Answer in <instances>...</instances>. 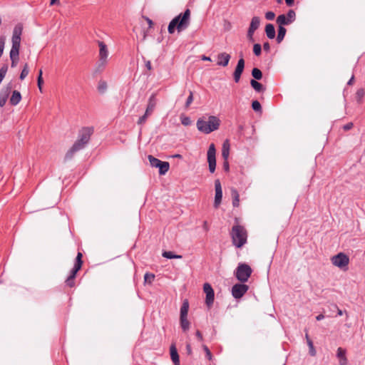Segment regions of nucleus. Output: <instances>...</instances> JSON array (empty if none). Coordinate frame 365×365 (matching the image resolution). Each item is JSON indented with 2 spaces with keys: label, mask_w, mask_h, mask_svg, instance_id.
Here are the masks:
<instances>
[{
  "label": "nucleus",
  "mask_w": 365,
  "mask_h": 365,
  "mask_svg": "<svg viewBox=\"0 0 365 365\" xmlns=\"http://www.w3.org/2000/svg\"><path fill=\"white\" fill-rule=\"evenodd\" d=\"M66 284L70 287H72L74 286V281L73 279H71L70 280V277H68L66 280Z\"/></svg>",
  "instance_id": "c03bdc74"
},
{
  "label": "nucleus",
  "mask_w": 365,
  "mask_h": 365,
  "mask_svg": "<svg viewBox=\"0 0 365 365\" xmlns=\"http://www.w3.org/2000/svg\"><path fill=\"white\" fill-rule=\"evenodd\" d=\"M223 168L225 171H229L230 165H229V163L227 162V160H225V162L223 163Z\"/></svg>",
  "instance_id": "8fccbe9b"
},
{
  "label": "nucleus",
  "mask_w": 365,
  "mask_h": 365,
  "mask_svg": "<svg viewBox=\"0 0 365 365\" xmlns=\"http://www.w3.org/2000/svg\"><path fill=\"white\" fill-rule=\"evenodd\" d=\"M260 25V19L258 16H254L252 17L248 31L247 34V37L250 41H254V34L255 31L259 28Z\"/></svg>",
  "instance_id": "ddd939ff"
},
{
  "label": "nucleus",
  "mask_w": 365,
  "mask_h": 365,
  "mask_svg": "<svg viewBox=\"0 0 365 365\" xmlns=\"http://www.w3.org/2000/svg\"><path fill=\"white\" fill-rule=\"evenodd\" d=\"M324 319V314H319V315H317V316L316 317V319H317V321H321V320H322V319Z\"/></svg>",
  "instance_id": "5fc2aeb1"
},
{
  "label": "nucleus",
  "mask_w": 365,
  "mask_h": 365,
  "mask_svg": "<svg viewBox=\"0 0 365 365\" xmlns=\"http://www.w3.org/2000/svg\"><path fill=\"white\" fill-rule=\"evenodd\" d=\"M189 309V303L187 300H185L180 307V318L187 317Z\"/></svg>",
  "instance_id": "a878e982"
},
{
  "label": "nucleus",
  "mask_w": 365,
  "mask_h": 365,
  "mask_svg": "<svg viewBox=\"0 0 365 365\" xmlns=\"http://www.w3.org/2000/svg\"><path fill=\"white\" fill-rule=\"evenodd\" d=\"M220 125V120L215 115H209L207 118H200L196 123L199 131L209 134L217 130Z\"/></svg>",
  "instance_id": "7ed1b4c3"
},
{
  "label": "nucleus",
  "mask_w": 365,
  "mask_h": 365,
  "mask_svg": "<svg viewBox=\"0 0 365 365\" xmlns=\"http://www.w3.org/2000/svg\"><path fill=\"white\" fill-rule=\"evenodd\" d=\"M253 53L256 56H259L262 53V46L259 43H255L253 46Z\"/></svg>",
  "instance_id": "f704fd0d"
},
{
  "label": "nucleus",
  "mask_w": 365,
  "mask_h": 365,
  "mask_svg": "<svg viewBox=\"0 0 365 365\" xmlns=\"http://www.w3.org/2000/svg\"><path fill=\"white\" fill-rule=\"evenodd\" d=\"M265 33L268 38L273 39L275 37V29L273 24H268L265 26Z\"/></svg>",
  "instance_id": "5701e85b"
},
{
  "label": "nucleus",
  "mask_w": 365,
  "mask_h": 365,
  "mask_svg": "<svg viewBox=\"0 0 365 365\" xmlns=\"http://www.w3.org/2000/svg\"><path fill=\"white\" fill-rule=\"evenodd\" d=\"M353 127V123H346V125H344L343 126V128L344 130H349L350 129H351V128Z\"/></svg>",
  "instance_id": "49530a36"
},
{
  "label": "nucleus",
  "mask_w": 365,
  "mask_h": 365,
  "mask_svg": "<svg viewBox=\"0 0 365 365\" xmlns=\"http://www.w3.org/2000/svg\"><path fill=\"white\" fill-rule=\"evenodd\" d=\"M6 99H7V96L1 97V107H3V106L5 104Z\"/></svg>",
  "instance_id": "bf43d9fd"
},
{
  "label": "nucleus",
  "mask_w": 365,
  "mask_h": 365,
  "mask_svg": "<svg viewBox=\"0 0 365 365\" xmlns=\"http://www.w3.org/2000/svg\"><path fill=\"white\" fill-rule=\"evenodd\" d=\"M147 21H148V24L149 25V27H152L153 26V21L151 19H150L149 18H147Z\"/></svg>",
  "instance_id": "680f3d73"
},
{
  "label": "nucleus",
  "mask_w": 365,
  "mask_h": 365,
  "mask_svg": "<svg viewBox=\"0 0 365 365\" xmlns=\"http://www.w3.org/2000/svg\"><path fill=\"white\" fill-rule=\"evenodd\" d=\"M307 344L309 348V354L312 356L316 355V350L314 347V344L312 341L310 339H308Z\"/></svg>",
  "instance_id": "e433bc0d"
},
{
  "label": "nucleus",
  "mask_w": 365,
  "mask_h": 365,
  "mask_svg": "<svg viewBox=\"0 0 365 365\" xmlns=\"http://www.w3.org/2000/svg\"><path fill=\"white\" fill-rule=\"evenodd\" d=\"M263 49L267 51V52H269V50H270V45H269V42H264L263 43Z\"/></svg>",
  "instance_id": "a18cd8bd"
},
{
  "label": "nucleus",
  "mask_w": 365,
  "mask_h": 365,
  "mask_svg": "<svg viewBox=\"0 0 365 365\" xmlns=\"http://www.w3.org/2000/svg\"><path fill=\"white\" fill-rule=\"evenodd\" d=\"M6 72V68H4V67H1V81L3 80Z\"/></svg>",
  "instance_id": "13d9d810"
},
{
  "label": "nucleus",
  "mask_w": 365,
  "mask_h": 365,
  "mask_svg": "<svg viewBox=\"0 0 365 365\" xmlns=\"http://www.w3.org/2000/svg\"><path fill=\"white\" fill-rule=\"evenodd\" d=\"M23 26L21 24L16 25L13 30L11 43L12 46L10 51V58L11 61V66H16L19 59V48L21 45V36L22 34Z\"/></svg>",
  "instance_id": "f257e3e1"
},
{
  "label": "nucleus",
  "mask_w": 365,
  "mask_h": 365,
  "mask_svg": "<svg viewBox=\"0 0 365 365\" xmlns=\"http://www.w3.org/2000/svg\"><path fill=\"white\" fill-rule=\"evenodd\" d=\"M252 108L256 112L262 111V106L258 101H253L252 103Z\"/></svg>",
  "instance_id": "c9c22d12"
},
{
  "label": "nucleus",
  "mask_w": 365,
  "mask_h": 365,
  "mask_svg": "<svg viewBox=\"0 0 365 365\" xmlns=\"http://www.w3.org/2000/svg\"><path fill=\"white\" fill-rule=\"evenodd\" d=\"M331 262L334 266L342 269L349 264V259L343 252H339L331 257Z\"/></svg>",
  "instance_id": "9d476101"
},
{
  "label": "nucleus",
  "mask_w": 365,
  "mask_h": 365,
  "mask_svg": "<svg viewBox=\"0 0 365 365\" xmlns=\"http://www.w3.org/2000/svg\"><path fill=\"white\" fill-rule=\"evenodd\" d=\"M202 228L205 232L209 230V226L207 221L203 222Z\"/></svg>",
  "instance_id": "3c124183"
},
{
  "label": "nucleus",
  "mask_w": 365,
  "mask_h": 365,
  "mask_svg": "<svg viewBox=\"0 0 365 365\" xmlns=\"http://www.w3.org/2000/svg\"><path fill=\"white\" fill-rule=\"evenodd\" d=\"M287 6H292L294 4V0H285Z\"/></svg>",
  "instance_id": "4d7b16f0"
},
{
  "label": "nucleus",
  "mask_w": 365,
  "mask_h": 365,
  "mask_svg": "<svg viewBox=\"0 0 365 365\" xmlns=\"http://www.w3.org/2000/svg\"><path fill=\"white\" fill-rule=\"evenodd\" d=\"M148 158L152 167L159 169L160 175H165L168 171L170 168V164L168 162L161 161L150 155H148Z\"/></svg>",
  "instance_id": "0eeeda50"
},
{
  "label": "nucleus",
  "mask_w": 365,
  "mask_h": 365,
  "mask_svg": "<svg viewBox=\"0 0 365 365\" xmlns=\"http://www.w3.org/2000/svg\"><path fill=\"white\" fill-rule=\"evenodd\" d=\"M217 61L216 64L220 66L225 67L228 65L229 61L231 58V56L230 54L222 52L220 53L217 55Z\"/></svg>",
  "instance_id": "aec40b11"
},
{
  "label": "nucleus",
  "mask_w": 365,
  "mask_h": 365,
  "mask_svg": "<svg viewBox=\"0 0 365 365\" xmlns=\"http://www.w3.org/2000/svg\"><path fill=\"white\" fill-rule=\"evenodd\" d=\"M195 335L200 341H202V335L200 331L197 330L195 333Z\"/></svg>",
  "instance_id": "603ef678"
},
{
  "label": "nucleus",
  "mask_w": 365,
  "mask_h": 365,
  "mask_svg": "<svg viewBox=\"0 0 365 365\" xmlns=\"http://www.w3.org/2000/svg\"><path fill=\"white\" fill-rule=\"evenodd\" d=\"M190 9H186L183 13L180 14L175 16L170 23L168 27V31L169 34H174L175 29L178 32H181L186 29L190 25Z\"/></svg>",
  "instance_id": "f03ea898"
},
{
  "label": "nucleus",
  "mask_w": 365,
  "mask_h": 365,
  "mask_svg": "<svg viewBox=\"0 0 365 365\" xmlns=\"http://www.w3.org/2000/svg\"><path fill=\"white\" fill-rule=\"evenodd\" d=\"M207 163L209 165V170L211 173L215 171L216 168V150L215 145L211 143L207 150Z\"/></svg>",
  "instance_id": "1a4fd4ad"
},
{
  "label": "nucleus",
  "mask_w": 365,
  "mask_h": 365,
  "mask_svg": "<svg viewBox=\"0 0 365 365\" xmlns=\"http://www.w3.org/2000/svg\"><path fill=\"white\" fill-rule=\"evenodd\" d=\"M42 74H43L42 70L40 69L39 71H38V78H42Z\"/></svg>",
  "instance_id": "69168bd1"
},
{
  "label": "nucleus",
  "mask_w": 365,
  "mask_h": 365,
  "mask_svg": "<svg viewBox=\"0 0 365 365\" xmlns=\"http://www.w3.org/2000/svg\"><path fill=\"white\" fill-rule=\"evenodd\" d=\"M107 89V83L105 81H100L98 85V90L100 93H103Z\"/></svg>",
  "instance_id": "473e14b6"
},
{
  "label": "nucleus",
  "mask_w": 365,
  "mask_h": 365,
  "mask_svg": "<svg viewBox=\"0 0 365 365\" xmlns=\"http://www.w3.org/2000/svg\"><path fill=\"white\" fill-rule=\"evenodd\" d=\"M354 79V76H352L351 78L349 80L347 84L348 85H351Z\"/></svg>",
  "instance_id": "e2e57ef3"
},
{
  "label": "nucleus",
  "mask_w": 365,
  "mask_h": 365,
  "mask_svg": "<svg viewBox=\"0 0 365 365\" xmlns=\"http://www.w3.org/2000/svg\"><path fill=\"white\" fill-rule=\"evenodd\" d=\"M250 84L252 87L255 89V91L259 93L264 91V88L263 87V86L255 79H252L250 81Z\"/></svg>",
  "instance_id": "bb28decb"
},
{
  "label": "nucleus",
  "mask_w": 365,
  "mask_h": 365,
  "mask_svg": "<svg viewBox=\"0 0 365 365\" xmlns=\"http://www.w3.org/2000/svg\"><path fill=\"white\" fill-rule=\"evenodd\" d=\"M145 67L148 69V70H151L152 69V66H151V63L150 61H147L145 62Z\"/></svg>",
  "instance_id": "6e6d98bb"
},
{
  "label": "nucleus",
  "mask_w": 365,
  "mask_h": 365,
  "mask_svg": "<svg viewBox=\"0 0 365 365\" xmlns=\"http://www.w3.org/2000/svg\"><path fill=\"white\" fill-rule=\"evenodd\" d=\"M29 66L27 63H25L21 72V74H20V79L21 80H24L29 74Z\"/></svg>",
  "instance_id": "72a5a7b5"
},
{
  "label": "nucleus",
  "mask_w": 365,
  "mask_h": 365,
  "mask_svg": "<svg viewBox=\"0 0 365 365\" xmlns=\"http://www.w3.org/2000/svg\"><path fill=\"white\" fill-rule=\"evenodd\" d=\"M204 292L206 294L205 304L210 307L214 302L215 293L212 287L209 283H205L203 285Z\"/></svg>",
  "instance_id": "4468645a"
},
{
  "label": "nucleus",
  "mask_w": 365,
  "mask_h": 365,
  "mask_svg": "<svg viewBox=\"0 0 365 365\" xmlns=\"http://www.w3.org/2000/svg\"><path fill=\"white\" fill-rule=\"evenodd\" d=\"M242 56V55H241ZM245 68V60L241 57L238 61L235 70L233 73L234 80L236 83H238L240 80L241 75Z\"/></svg>",
  "instance_id": "a211bd4d"
},
{
  "label": "nucleus",
  "mask_w": 365,
  "mask_h": 365,
  "mask_svg": "<svg viewBox=\"0 0 365 365\" xmlns=\"http://www.w3.org/2000/svg\"><path fill=\"white\" fill-rule=\"evenodd\" d=\"M202 59L203 61H212V60H211V58H210V57L206 56H203L202 57Z\"/></svg>",
  "instance_id": "052dcab7"
},
{
  "label": "nucleus",
  "mask_w": 365,
  "mask_h": 365,
  "mask_svg": "<svg viewBox=\"0 0 365 365\" xmlns=\"http://www.w3.org/2000/svg\"><path fill=\"white\" fill-rule=\"evenodd\" d=\"M163 257L166 259H181L182 256L175 255L171 251H165L162 254Z\"/></svg>",
  "instance_id": "c85d7f7f"
},
{
  "label": "nucleus",
  "mask_w": 365,
  "mask_h": 365,
  "mask_svg": "<svg viewBox=\"0 0 365 365\" xmlns=\"http://www.w3.org/2000/svg\"><path fill=\"white\" fill-rule=\"evenodd\" d=\"M86 144L85 143H83V142H81V140H79L78 139L74 143V144L73 145V146L68 150V152L66 153V155H65V159L66 160H69V159H71L72 157L73 156V155L82 150L84 148L85 145Z\"/></svg>",
  "instance_id": "2eb2a0df"
},
{
  "label": "nucleus",
  "mask_w": 365,
  "mask_h": 365,
  "mask_svg": "<svg viewBox=\"0 0 365 365\" xmlns=\"http://www.w3.org/2000/svg\"><path fill=\"white\" fill-rule=\"evenodd\" d=\"M215 196L214 201V207L217 208L221 203V200L222 198V190L221 183L219 180H216L215 181Z\"/></svg>",
  "instance_id": "f3484780"
},
{
  "label": "nucleus",
  "mask_w": 365,
  "mask_h": 365,
  "mask_svg": "<svg viewBox=\"0 0 365 365\" xmlns=\"http://www.w3.org/2000/svg\"><path fill=\"white\" fill-rule=\"evenodd\" d=\"M21 100V93L18 91H14L12 92L11 96L9 99V103L12 106H16L19 103V102Z\"/></svg>",
  "instance_id": "4be33fe9"
},
{
  "label": "nucleus",
  "mask_w": 365,
  "mask_h": 365,
  "mask_svg": "<svg viewBox=\"0 0 365 365\" xmlns=\"http://www.w3.org/2000/svg\"><path fill=\"white\" fill-rule=\"evenodd\" d=\"M231 194L232 197V205L234 207H238L240 203V195L235 188L231 190Z\"/></svg>",
  "instance_id": "393cba45"
},
{
  "label": "nucleus",
  "mask_w": 365,
  "mask_h": 365,
  "mask_svg": "<svg viewBox=\"0 0 365 365\" xmlns=\"http://www.w3.org/2000/svg\"><path fill=\"white\" fill-rule=\"evenodd\" d=\"M296 20V13L293 9L288 11L287 14H280L277 18V24L279 26H287Z\"/></svg>",
  "instance_id": "6e6552de"
},
{
  "label": "nucleus",
  "mask_w": 365,
  "mask_h": 365,
  "mask_svg": "<svg viewBox=\"0 0 365 365\" xmlns=\"http://www.w3.org/2000/svg\"><path fill=\"white\" fill-rule=\"evenodd\" d=\"M275 14L273 11H267L265 14V18L267 20L272 21L274 19Z\"/></svg>",
  "instance_id": "79ce46f5"
},
{
  "label": "nucleus",
  "mask_w": 365,
  "mask_h": 365,
  "mask_svg": "<svg viewBox=\"0 0 365 365\" xmlns=\"http://www.w3.org/2000/svg\"><path fill=\"white\" fill-rule=\"evenodd\" d=\"M202 349L205 352L206 357L207 358V359L211 360L212 358V355L209 348L206 345H202Z\"/></svg>",
  "instance_id": "ea45409f"
},
{
  "label": "nucleus",
  "mask_w": 365,
  "mask_h": 365,
  "mask_svg": "<svg viewBox=\"0 0 365 365\" xmlns=\"http://www.w3.org/2000/svg\"><path fill=\"white\" fill-rule=\"evenodd\" d=\"M4 41L1 39V53H3V50H4Z\"/></svg>",
  "instance_id": "338daca9"
},
{
  "label": "nucleus",
  "mask_w": 365,
  "mask_h": 365,
  "mask_svg": "<svg viewBox=\"0 0 365 365\" xmlns=\"http://www.w3.org/2000/svg\"><path fill=\"white\" fill-rule=\"evenodd\" d=\"M230 235L233 245L237 248L242 247L247 242V232L242 225H234Z\"/></svg>",
  "instance_id": "39448f33"
},
{
  "label": "nucleus",
  "mask_w": 365,
  "mask_h": 365,
  "mask_svg": "<svg viewBox=\"0 0 365 365\" xmlns=\"http://www.w3.org/2000/svg\"><path fill=\"white\" fill-rule=\"evenodd\" d=\"M193 101V93L190 91V95L185 102V108H188Z\"/></svg>",
  "instance_id": "a19ab883"
},
{
  "label": "nucleus",
  "mask_w": 365,
  "mask_h": 365,
  "mask_svg": "<svg viewBox=\"0 0 365 365\" xmlns=\"http://www.w3.org/2000/svg\"><path fill=\"white\" fill-rule=\"evenodd\" d=\"M287 32V29L284 26H279L278 28V34L277 36V43H281L284 39L285 34Z\"/></svg>",
  "instance_id": "cd10ccee"
},
{
  "label": "nucleus",
  "mask_w": 365,
  "mask_h": 365,
  "mask_svg": "<svg viewBox=\"0 0 365 365\" xmlns=\"http://www.w3.org/2000/svg\"><path fill=\"white\" fill-rule=\"evenodd\" d=\"M249 287L244 283H237L232 287V294L235 299H240L247 292Z\"/></svg>",
  "instance_id": "f8f14e48"
},
{
  "label": "nucleus",
  "mask_w": 365,
  "mask_h": 365,
  "mask_svg": "<svg viewBox=\"0 0 365 365\" xmlns=\"http://www.w3.org/2000/svg\"><path fill=\"white\" fill-rule=\"evenodd\" d=\"M180 325L184 331H186L189 329L190 322H188L187 317L180 318Z\"/></svg>",
  "instance_id": "c756f323"
},
{
  "label": "nucleus",
  "mask_w": 365,
  "mask_h": 365,
  "mask_svg": "<svg viewBox=\"0 0 365 365\" xmlns=\"http://www.w3.org/2000/svg\"><path fill=\"white\" fill-rule=\"evenodd\" d=\"M82 254L81 252H78V255L76 258V262L74 267L71 270V274L69 275L70 280L74 279L78 271L81 268L83 261H82Z\"/></svg>",
  "instance_id": "6ab92c4d"
},
{
  "label": "nucleus",
  "mask_w": 365,
  "mask_h": 365,
  "mask_svg": "<svg viewBox=\"0 0 365 365\" xmlns=\"http://www.w3.org/2000/svg\"><path fill=\"white\" fill-rule=\"evenodd\" d=\"M356 95L359 98H362L364 95V91L363 89H359L356 92Z\"/></svg>",
  "instance_id": "09e8293b"
},
{
  "label": "nucleus",
  "mask_w": 365,
  "mask_h": 365,
  "mask_svg": "<svg viewBox=\"0 0 365 365\" xmlns=\"http://www.w3.org/2000/svg\"><path fill=\"white\" fill-rule=\"evenodd\" d=\"M155 107V96L152 95L148 99V103L145 110V114L140 117L138 121V124H143L147 118L153 112Z\"/></svg>",
  "instance_id": "9b49d317"
},
{
  "label": "nucleus",
  "mask_w": 365,
  "mask_h": 365,
  "mask_svg": "<svg viewBox=\"0 0 365 365\" xmlns=\"http://www.w3.org/2000/svg\"><path fill=\"white\" fill-rule=\"evenodd\" d=\"M186 349H187V351L188 354H192V348H191V345L190 344H187Z\"/></svg>",
  "instance_id": "864d4df0"
},
{
  "label": "nucleus",
  "mask_w": 365,
  "mask_h": 365,
  "mask_svg": "<svg viewBox=\"0 0 365 365\" xmlns=\"http://www.w3.org/2000/svg\"><path fill=\"white\" fill-rule=\"evenodd\" d=\"M99 46L98 59L95 65L94 73L98 74L102 73L109 61V51L107 45L101 41H98Z\"/></svg>",
  "instance_id": "20e7f679"
},
{
  "label": "nucleus",
  "mask_w": 365,
  "mask_h": 365,
  "mask_svg": "<svg viewBox=\"0 0 365 365\" xmlns=\"http://www.w3.org/2000/svg\"><path fill=\"white\" fill-rule=\"evenodd\" d=\"M170 357L175 365H180L179 355L175 344H172L170 348Z\"/></svg>",
  "instance_id": "412c9836"
},
{
  "label": "nucleus",
  "mask_w": 365,
  "mask_h": 365,
  "mask_svg": "<svg viewBox=\"0 0 365 365\" xmlns=\"http://www.w3.org/2000/svg\"><path fill=\"white\" fill-rule=\"evenodd\" d=\"M252 76L255 80H260L262 78V73L259 68H254L252 70Z\"/></svg>",
  "instance_id": "7c9ffc66"
},
{
  "label": "nucleus",
  "mask_w": 365,
  "mask_h": 365,
  "mask_svg": "<svg viewBox=\"0 0 365 365\" xmlns=\"http://www.w3.org/2000/svg\"><path fill=\"white\" fill-rule=\"evenodd\" d=\"M339 365H348L347 358H342L339 359Z\"/></svg>",
  "instance_id": "de8ad7c7"
},
{
  "label": "nucleus",
  "mask_w": 365,
  "mask_h": 365,
  "mask_svg": "<svg viewBox=\"0 0 365 365\" xmlns=\"http://www.w3.org/2000/svg\"><path fill=\"white\" fill-rule=\"evenodd\" d=\"M343 314L342 311L339 309L338 310V315L341 316Z\"/></svg>",
  "instance_id": "774afa93"
},
{
  "label": "nucleus",
  "mask_w": 365,
  "mask_h": 365,
  "mask_svg": "<svg viewBox=\"0 0 365 365\" xmlns=\"http://www.w3.org/2000/svg\"><path fill=\"white\" fill-rule=\"evenodd\" d=\"M56 3H59V1L58 0H51V5H53Z\"/></svg>",
  "instance_id": "0e129e2a"
},
{
  "label": "nucleus",
  "mask_w": 365,
  "mask_h": 365,
  "mask_svg": "<svg viewBox=\"0 0 365 365\" xmlns=\"http://www.w3.org/2000/svg\"><path fill=\"white\" fill-rule=\"evenodd\" d=\"M155 279V274L150 272H146L144 275V281L145 283L151 284Z\"/></svg>",
  "instance_id": "2f4dec72"
},
{
  "label": "nucleus",
  "mask_w": 365,
  "mask_h": 365,
  "mask_svg": "<svg viewBox=\"0 0 365 365\" xmlns=\"http://www.w3.org/2000/svg\"><path fill=\"white\" fill-rule=\"evenodd\" d=\"M336 356L339 358V359H341L342 358H346V350L341 347H339L337 349Z\"/></svg>",
  "instance_id": "4c0bfd02"
},
{
  "label": "nucleus",
  "mask_w": 365,
  "mask_h": 365,
  "mask_svg": "<svg viewBox=\"0 0 365 365\" xmlns=\"http://www.w3.org/2000/svg\"><path fill=\"white\" fill-rule=\"evenodd\" d=\"M93 133V127H84L80 130L78 139L83 143L87 144Z\"/></svg>",
  "instance_id": "dca6fc26"
},
{
  "label": "nucleus",
  "mask_w": 365,
  "mask_h": 365,
  "mask_svg": "<svg viewBox=\"0 0 365 365\" xmlns=\"http://www.w3.org/2000/svg\"><path fill=\"white\" fill-rule=\"evenodd\" d=\"M180 120H181V123L183 125L187 126V125H190L191 124V120L187 116H181L180 117Z\"/></svg>",
  "instance_id": "58836bf2"
},
{
  "label": "nucleus",
  "mask_w": 365,
  "mask_h": 365,
  "mask_svg": "<svg viewBox=\"0 0 365 365\" xmlns=\"http://www.w3.org/2000/svg\"><path fill=\"white\" fill-rule=\"evenodd\" d=\"M230 155V143L228 140H226L222 145V156L225 160L228 159Z\"/></svg>",
  "instance_id": "b1692460"
},
{
  "label": "nucleus",
  "mask_w": 365,
  "mask_h": 365,
  "mask_svg": "<svg viewBox=\"0 0 365 365\" xmlns=\"http://www.w3.org/2000/svg\"><path fill=\"white\" fill-rule=\"evenodd\" d=\"M252 272V269L250 265L246 263H239L235 271V275L238 281L245 283L248 281Z\"/></svg>",
  "instance_id": "423d86ee"
},
{
  "label": "nucleus",
  "mask_w": 365,
  "mask_h": 365,
  "mask_svg": "<svg viewBox=\"0 0 365 365\" xmlns=\"http://www.w3.org/2000/svg\"><path fill=\"white\" fill-rule=\"evenodd\" d=\"M43 83V81L42 78H37V85L38 87V89L41 92H42V84Z\"/></svg>",
  "instance_id": "37998d69"
}]
</instances>
